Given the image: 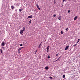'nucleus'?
<instances>
[{
  "label": "nucleus",
  "mask_w": 80,
  "mask_h": 80,
  "mask_svg": "<svg viewBox=\"0 0 80 80\" xmlns=\"http://www.w3.org/2000/svg\"><path fill=\"white\" fill-rule=\"evenodd\" d=\"M63 2H65V0H63Z\"/></svg>",
  "instance_id": "nucleus-34"
},
{
  "label": "nucleus",
  "mask_w": 80,
  "mask_h": 80,
  "mask_svg": "<svg viewBox=\"0 0 80 80\" xmlns=\"http://www.w3.org/2000/svg\"><path fill=\"white\" fill-rule=\"evenodd\" d=\"M58 20H61V16H59V18H58Z\"/></svg>",
  "instance_id": "nucleus-7"
},
{
  "label": "nucleus",
  "mask_w": 80,
  "mask_h": 80,
  "mask_svg": "<svg viewBox=\"0 0 80 80\" xmlns=\"http://www.w3.org/2000/svg\"><path fill=\"white\" fill-rule=\"evenodd\" d=\"M22 46H23V45L22 44H21L20 45V46H21V47H22Z\"/></svg>",
  "instance_id": "nucleus-25"
},
{
  "label": "nucleus",
  "mask_w": 80,
  "mask_h": 80,
  "mask_svg": "<svg viewBox=\"0 0 80 80\" xmlns=\"http://www.w3.org/2000/svg\"><path fill=\"white\" fill-rule=\"evenodd\" d=\"M45 69L46 70H48V66L46 67H45Z\"/></svg>",
  "instance_id": "nucleus-8"
},
{
  "label": "nucleus",
  "mask_w": 80,
  "mask_h": 80,
  "mask_svg": "<svg viewBox=\"0 0 80 80\" xmlns=\"http://www.w3.org/2000/svg\"><path fill=\"white\" fill-rule=\"evenodd\" d=\"M58 54H57L56 55V56H58Z\"/></svg>",
  "instance_id": "nucleus-29"
},
{
  "label": "nucleus",
  "mask_w": 80,
  "mask_h": 80,
  "mask_svg": "<svg viewBox=\"0 0 80 80\" xmlns=\"http://www.w3.org/2000/svg\"><path fill=\"white\" fill-rule=\"evenodd\" d=\"M42 47V45H41V43L40 44L39 46H38V48H40L41 47Z\"/></svg>",
  "instance_id": "nucleus-10"
},
{
  "label": "nucleus",
  "mask_w": 80,
  "mask_h": 80,
  "mask_svg": "<svg viewBox=\"0 0 80 80\" xmlns=\"http://www.w3.org/2000/svg\"><path fill=\"white\" fill-rule=\"evenodd\" d=\"M53 17H56V14H54L53 15Z\"/></svg>",
  "instance_id": "nucleus-23"
},
{
  "label": "nucleus",
  "mask_w": 80,
  "mask_h": 80,
  "mask_svg": "<svg viewBox=\"0 0 80 80\" xmlns=\"http://www.w3.org/2000/svg\"><path fill=\"white\" fill-rule=\"evenodd\" d=\"M54 4L56 3V2H55V1H54Z\"/></svg>",
  "instance_id": "nucleus-30"
},
{
  "label": "nucleus",
  "mask_w": 80,
  "mask_h": 80,
  "mask_svg": "<svg viewBox=\"0 0 80 80\" xmlns=\"http://www.w3.org/2000/svg\"><path fill=\"white\" fill-rule=\"evenodd\" d=\"M66 31H68V28H66Z\"/></svg>",
  "instance_id": "nucleus-17"
},
{
  "label": "nucleus",
  "mask_w": 80,
  "mask_h": 80,
  "mask_svg": "<svg viewBox=\"0 0 80 80\" xmlns=\"http://www.w3.org/2000/svg\"><path fill=\"white\" fill-rule=\"evenodd\" d=\"M50 78H51V79H52V77H49Z\"/></svg>",
  "instance_id": "nucleus-31"
},
{
  "label": "nucleus",
  "mask_w": 80,
  "mask_h": 80,
  "mask_svg": "<svg viewBox=\"0 0 80 80\" xmlns=\"http://www.w3.org/2000/svg\"><path fill=\"white\" fill-rule=\"evenodd\" d=\"M1 45H2V47H3L5 46V42H2L1 44Z\"/></svg>",
  "instance_id": "nucleus-5"
},
{
  "label": "nucleus",
  "mask_w": 80,
  "mask_h": 80,
  "mask_svg": "<svg viewBox=\"0 0 80 80\" xmlns=\"http://www.w3.org/2000/svg\"><path fill=\"white\" fill-rule=\"evenodd\" d=\"M79 41H80V39H78V40L77 43H78V42H79Z\"/></svg>",
  "instance_id": "nucleus-18"
},
{
  "label": "nucleus",
  "mask_w": 80,
  "mask_h": 80,
  "mask_svg": "<svg viewBox=\"0 0 80 80\" xmlns=\"http://www.w3.org/2000/svg\"><path fill=\"white\" fill-rule=\"evenodd\" d=\"M31 22H32V20H30V21H29V23H31Z\"/></svg>",
  "instance_id": "nucleus-15"
},
{
  "label": "nucleus",
  "mask_w": 80,
  "mask_h": 80,
  "mask_svg": "<svg viewBox=\"0 0 80 80\" xmlns=\"http://www.w3.org/2000/svg\"><path fill=\"white\" fill-rule=\"evenodd\" d=\"M18 51V53H20V51Z\"/></svg>",
  "instance_id": "nucleus-36"
},
{
  "label": "nucleus",
  "mask_w": 80,
  "mask_h": 80,
  "mask_svg": "<svg viewBox=\"0 0 80 80\" xmlns=\"http://www.w3.org/2000/svg\"><path fill=\"white\" fill-rule=\"evenodd\" d=\"M62 6H63V4H62Z\"/></svg>",
  "instance_id": "nucleus-37"
},
{
  "label": "nucleus",
  "mask_w": 80,
  "mask_h": 80,
  "mask_svg": "<svg viewBox=\"0 0 80 80\" xmlns=\"http://www.w3.org/2000/svg\"><path fill=\"white\" fill-rule=\"evenodd\" d=\"M36 6H37V8H38V10H40V7L38 6V4H36Z\"/></svg>",
  "instance_id": "nucleus-1"
},
{
  "label": "nucleus",
  "mask_w": 80,
  "mask_h": 80,
  "mask_svg": "<svg viewBox=\"0 0 80 80\" xmlns=\"http://www.w3.org/2000/svg\"><path fill=\"white\" fill-rule=\"evenodd\" d=\"M23 31H25V28L24 27H23Z\"/></svg>",
  "instance_id": "nucleus-12"
},
{
  "label": "nucleus",
  "mask_w": 80,
  "mask_h": 80,
  "mask_svg": "<svg viewBox=\"0 0 80 80\" xmlns=\"http://www.w3.org/2000/svg\"><path fill=\"white\" fill-rule=\"evenodd\" d=\"M48 58H50V56H49L48 57Z\"/></svg>",
  "instance_id": "nucleus-28"
},
{
  "label": "nucleus",
  "mask_w": 80,
  "mask_h": 80,
  "mask_svg": "<svg viewBox=\"0 0 80 80\" xmlns=\"http://www.w3.org/2000/svg\"><path fill=\"white\" fill-rule=\"evenodd\" d=\"M61 57H60L59 58H58L57 60L56 61H57V60H59L60 58Z\"/></svg>",
  "instance_id": "nucleus-22"
},
{
  "label": "nucleus",
  "mask_w": 80,
  "mask_h": 80,
  "mask_svg": "<svg viewBox=\"0 0 80 80\" xmlns=\"http://www.w3.org/2000/svg\"><path fill=\"white\" fill-rule=\"evenodd\" d=\"M38 50H37L35 51V54H36V52H37Z\"/></svg>",
  "instance_id": "nucleus-27"
},
{
  "label": "nucleus",
  "mask_w": 80,
  "mask_h": 80,
  "mask_svg": "<svg viewBox=\"0 0 80 80\" xmlns=\"http://www.w3.org/2000/svg\"><path fill=\"white\" fill-rule=\"evenodd\" d=\"M49 50V46H48L47 47V52H48Z\"/></svg>",
  "instance_id": "nucleus-6"
},
{
  "label": "nucleus",
  "mask_w": 80,
  "mask_h": 80,
  "mask_svg": "<svg viewBox=\"0 0 80 80\" xmlns=\"http://www.w3.org/2000/svg\"><path fill=\"white\" fill-rule=\"evenodd\" d=\"M62 77L63 78H65V75H63L62 76Z\"/></svg>",
  "instance_id": "nucleus-14"
},
{
  "label": "nucleus",
  "mask_w": 80,
  "mask_h": 80,
  "mask_svg": "<svg viewBox=\"0 0 80 80\" xmlns=\"http://www.w3.org/2000/svg\"><path fill=\"white\" fill-rule=\"evenodd\" d=\"M1 52H3V50H2V49H1Z\"/></svg>",
  "instance_id": "nucleus-26"
},
{
  "label": "nucleus",
  "mask_w": 80,
  "mask_h": 80,
  "mask_svg": "<svg viewBox=\"0 0 80 80\" xmlns=\"http://www.w3.org/2000/svg\"><path fill=\"white\" fill-rule=\"evenodd\" d=\"M23 30H22L20 31V33L21 35H23Z\"/></svg>",
  "instance_id": "nucleus-2"
},
{
  "label": "nucleus",
  "mask_w": 80,
  "mask_h": 80,
  "mask_svg": "<svg viewBox=\"0 0 80 80\" xmlns=\"http://www.w3.org/2000/svg\"><path fill=\"white\" fill-rule=\"evenodd\" d=\"M1 52V53L3 54V52Z\"/></svg>",
  "instance_id": "nucleus-33"
},
{
  "label": "nucleus",
  "mask_w": 80,
  "mask_h": 80,
  "mask_svg": "<svg viewBox=\"0 0 80 80\" xmlns=\"http://www.w3.org/2000/svg\"><path fill=\"white\" fill-rule=\"evenodd\" d=\"M25 45H27V44L26 43L25 44Z\"/></svg>",
  "instance_id": "nucleus-35"
},
{
  "label": "nucleus",
  "mask_w": 80,
  "mask_h": 80,
  "mask_svg": "<svg viewBox=\"0 0 80 80\" xmlns=\"http://www.w3.org/2000/svg\"><path fill=\"white\" fill-rule=\"evenodd\" d=\"M23 47H21V48H21V49H22V48H23Z\"/></svg>",
  "instance_id": "nucleus-32"
},
{
  "label": "nucleus",
  "mask_w": 80,
  "mask_h": 80,
  "mask_svg": "<svg viewBox=\"0 0 80 80\" xmlns=\"http://www.w3.org/2000/svg\"><path fill=\"white\" fill-rule=\"evenodd\" d=\"M68 47H69V46L68 45L65 48V50H67L69 48Z\"/></svg>",
  "instance_id": "nucleus-3"
},
{
  "label": "nucleus",
  "mask_w": 80,
  "mask_h": 80,
  "mask_svg": "<svg viewBox=\"0 0 80 80\" xmlns=\"http://www.w3.org/2000/svg\"><path fill=\"white\" fill-rule=\"evenodd\" d=\"M22 9H19V12H22Z\"/></svg>",
  "instance_id": "nucleus-20"
},
{
  "label": "nucleus",
  "mask_w": 80,
  "mask_h": 80,
  "mask_svg": "<svg viewBox=\"0 0 80 80\" xmlns=\"http://www.w3.org/2000/svg\"><path fill=\"white\" fill-rule=\"evenodd\" d=\"M11 7L12 8V9H14V8H15V7H14L13 5L11 6Z\"/></svg>",
  "instance_id": "nucleus-9"
},
{
  "label": "nucleus",
  "mask_w": 80,
  "mask_h": 80,
  "mask_svg": "<svg viewBox=\"0 0 80 80\" xmlns=\"http://www.w3.org/2000/svg\"><path fill=\"white\" fill-rule=\"evenodd\" d=\"M61 34H63V31H61Z\"/></svg>",
  "instance_id": "nucleus-16"
},
{
  "label": "nucleus",
  "mask_w": 80,
  "mask_h": 80,
  "mask_svg": "<svg viewBox=\"0 0 80 80\" xmlns=\"http://www.w3.org/2000/svg\"><path fill=\"white\" fill-rule=\"evenodd\" d=\"M70 11L69 10L68 11V13H70Z\"/></svg>",
  "instance_id": "nucleus-24"
},
{
  "label": "nucleus",
  "mask_w": 80,
  "mask_h": 80,
  "mask_svg": "<svg viewBox=\"0 0 80 80\" xmlns=\"http://www.w3.org/2000/svg\"><path fill=\"white\" fill-rule=\"evenodd\" d=\"M77 17L76 16L74 18V20H77Z\"/></svg>",
  "instance_id": "nucleus-11"
},
{
  "label": "nucleus",
  "mask_w": 80,
  "mask_h": 80,
  "mask_svg": "<svg viewBox=\"0 0 80 80\" xmlns=\"http://www.w3.org/2000/svg\"><path fill=\"white\" fill-rule=\"evenodd\" d=\"M33 18V17H32V15H31V16H28L27 19H28V18Z\"/></svg>",
  "instance_id": "nucleus-4"
},
{
  "label": "nucleus",
  "mask_w": 80,
  "mask_h": 80,
  "mask_svg": "<svg viewBox=\"0 0 80 80\" xmlns=\"http://www.w3.org/2000/svg\"><path fill=\"white\" fill-rule=\"evenodd\" d=\"M77 45V44H76L74 45L73 47H75V46H76V45Z\"/></svg>",
  "instance_id": "nucleus-21"
},
{
  "label": "nucleus",
  "mask_w": 80,
  "mask_h": 80,
  "mask_svg": "<svg viewBox=\"0 0 80 80\" xmlns=\"http://www.w3.org/2000/svg\"><path fill=\"white\" fill-rule=\"evenodd\" d=\"M2 49H3V50H5V47H2Z\"/></svg>",
  "instance_id": "nucleus-19"
},
{
  "label": "nucleus",
  "mask_w": 80,
  "mask_h": 80,
  "mask_svg": "<svg viewBox=\"0 0 80 80\" xmlns=\"http://www.w3.org/2000/svg\"><path fill=\"white\" fill-rule=\"evenodd\" d=\"M21 49V48H19L18 49V51H20Z\"/></svg>",
  "instance_id": "nucleus-13"
}]
</instances>
